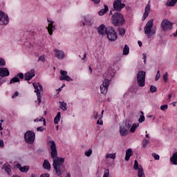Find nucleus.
I'll use <instances>...</instances> for the list:
<instances>
[{
	"label": "nucleus",
	"mask_w": 177,
	"mask_h": 177,
	"mask_svg": "<svg viewBox=\"0 0 177 177\" xmlns=\"http://www.w3.org/2000/svg\"><path fill=\"white\" fill-rule=\"evenodd\" d=\"M47 144L49 145L51 150L50 155L51 158L53 160V167L55 171V174H57V176H61L66 169L63 165L64 158L57 157V149L56 148V142L55 140H49L47 142Z\"/></svg>",
	"instance_id": "1"
},
{
	"label": "nucleus",
	"mask_w": 177,
	"mask_h": 177,
	"mask_svg": "<svg viewBox=\"0 0 177 177\" xmlns=\"http://www.w3.org/2000/svg\"><path fill=\"white\" fill-rule=\"evenodd\" d=\"M111 23L115 27H121V26H124V24H125V18H124V15H122V14L115 12L112 15Z\"/></svg>",
	"instance_id": "2"
},
{
	"label": "nucleus",
	"mask_w": 177,
	"mask_h": 177,
	"mask_svg": "<svg viewBox=\"0 0 177 177\" xmlns=\"http://www.w3.org/2000/svg\"><path fill=\"white\" fill-rule=\"evenodd\" d=\"M153 21H154L153 19L149 20L144 28L145 34H146L147 38H151L153 35H156L157 29L156 28H153Z\"/></svg>",
	"instance_id": "3"
},
{
	"label": "nucleus",
	"mask_w": 177,
	"mask_h": 177,
	"mask_svg": "<svg viewBox=\"0 0 177 177\" xmlns=\"http://www.w3.org/2000/svg\"><path fill=\"white\" fill-rule=\"evenodd\" d=\"M131 123L126 121L122 124L120 127L119 133L120 136H127L129 132V129L131 128Z\"/></svg>",
	"instance_id": "4"
},
{
	"label": "nucleus",
	"mask_w": 177,
	"mask_h": 177,
	"mask_svg": "<svg viewBox=\"0 0 177 177\" xmlns=\"http://www.w3.org/2000/svg\"><path fill=\"white\" fill-rule=\"evenodd\" d=\"M106 35L109 41H110L111 42H114V41H117V38H118L117 32H115V30H114V28L113 27L107 28Z\"/></svg>",
	"instance_id": "5"
},
{
	"label": "nucleus",
	"mask_w": 177,
	"mask_h": 177,
	"mask_svg": "<svg viewBox=\"0 0 177 177\" xmlns=\"http://www.w3.org/2000/svg\"><path fill=\"white\" fill-rule=\"evenodd\" d=\"M160 28L162 31H171L174 28V23L169 21V20L165 19L160 24Z\"/></svg>",
	"instance_id": "6"
},
{
	"label": "nucleus",
	"mask_w": 177,
	"mask_h": 177,
	"mask_svg": "<svg viewBox=\"0 0 177 177\" xmlns=\"http://www.w3.org/2000/svg\"><path fill=\"white\" fill-rule=\"evenodd\" d=\"M137 82L140 86L143 87L146 84V72L139 71L137 74Z\"/></svg>",
	"instance_id": "7"
},
{
	"label": "nucleus",
	"mask_w": 177,
	"mask_h": 177,
	"mask_svg": "<svg viewBox=\"0 0 177 177\" xmlns=\"http://www.w3.org/2000/svg\"><path fill=\"white\" fill-rule=\"evenodd\" d=\"M24 139L26 143L32 145L35 140V133L32 131H28L24 134Z\"/></svg>",
	"instance_id": "8"
},
{
	"label": "nucleus",
	"mask_w": 177,
	"mask_h": 177,
	"mask_svg": "<svg viewBox=\"0 0 177 177\" xmlns=\"http://www.w3.org/2000/svg\"><path fill=\"white\" fill-rule=\"evenodd\" d=\"M8 24H9V17L0 10V26H8Z\"/></svg>",
	"instance_id": "9"
},
{
	"label": "nucleus",
	"mask_w": 177,
	"mask_h": 177,
	"mask_svg": "<svg viewBox=\"0 0 177 177\" xmlns=\"http://www.w3.org/2000/svg\"><path fill=\"white\" fill-rule=\"evenodd\" d=\"M93 24V18L88 16L83 17L80 22V26H88V27H91Z\"/></svg>",
	"instance_id": "10"
},
{
	"label": "nucleus",
	"mask_w": 177,
	"mask_h": 177,
	"mask_svg": "<svg viewBox=\"0 0 177 177\" xmlns=\"http://www.w3.org/2000/svg\"><path fill=\"white\" fill-rule=\"evenodd\" d=\"M125 8V3H122L121 0H115L113 2V9L115 12H121Z\"/></svg>",
	"instance_id": "11"
},
{
	"label": "nucleus",
	"mask_w": 177,
	"mask_h": 177,
	"mask_svg": "<svg viewBox=\"0 0 177 177\" xmlns=\"http://www.w3.org/2000/svg\"><path fill=\"white\" fill-rule=\"evenodd\" d=\"M109 85H110V80L105 79L102 84H101L100 87V92L101 93H102V95H106V93H107V90L109 89Z\"/></svg>",
	"instance_id": "12"
},
{
	"label": "nucleus",
	"mask_w": 177,
	"mask_h": 177,
	"mask_svg": "<svg viewBox=\"0 0 177 177\" xmlns=\"http://www.w3.org/2000/svg\"><path fill=\"white\" fill-rule=\"evenodd\" d=\"M47 21L48 23V26L47 27L48 33L50 35H52V34H53V31H55V25H53V24H55V21H53L49 19H47Z\"/></svg>",
	"instance_id": "13"
},
{
	"label": "nucleus",
	"mask_w": 177,
	"mask_h": 177,
	"mask_svg": "<svg viewBox=\"0 0 177 177\" xmlns=\"http://www.w3.org/2000/svg\"><path fill=\"white\" fill-rule=\"evenodd\" d=\"M34 77H35V69L33 68L25 74V81H30V80H32Z\"/></svg>",
	"instance_id": "14"
},
{
	"label": "nucleus",
	"mask_w": 177,
	"mask_h": 177,
	"mask_svg": "<svg viewBox=\"0 0 177 177\" xmlns=\"http://www.w3.org/2000/svg\"><path fill=\"white\" fill-rule=\"evenodd\" d=\"M150 8H151L150 1H149L145 8V12L143 14L142 19V21H145L146 20V18L148 17L149 14L150 13Z\"/></svg>",
	"instance_id": "15"
},
{
	"label": "nucleus",
	"mask_w": 177,
	"mask_h": 177,
	"mask_svg": "<svg viewBox=\"0 0 177 177\" xmlns=\"http://www.w3.org/2000/svg\"><path fill=\"white\" fill-rule=\"evenodd\" d=\"M97 32L100 35H105V34H107V28H106L104 24H101L97 28Z\"/></svg>",
	"instance_id": "16"
},
{
	"label": "nucleus",
	"mask_w": 177,
	"mask_h": 177,
	"mask_svg": "<svg viewBox=\"0 0 177 177\" xmlns=\"http://www.w3.org/2000/svg\"><path fill=\"white\" fill-rule=\"evenodd\" d=\"M54 52L55 53L56 58L59 59V60H63V59H64V51L55 49Z\"/></svg>",
	"instance_id": "17"
},
{
	"label": "nucleus",
	"mask_w": 177,
	"mask_h": 177,
	"mask_svg": "<svg viewBox=\"0 0 177 177\" xmlns=\"http://www.w3.org/2000/svg\"><path fill=\"white\" fill-rule=\"evenodd\" d=\"M33 88L35 93H37L38 104H39L41 103V93L39 92V88H38V84L33 83Z\"/></svg>",
	"instance_id": "18"
},
{
	"label": "nucleus",
	"mask_w": 177,
	"mask_h": 177,
	"mask_svg": "<svg viewBox=\"0 0 177 177\" xmlns=\"http://www.w3.org/2000/svg\"><path fill=\"white\" fill-rule=\"evenodd\" d=\"M10 74L8 68H0V77H9Z\"/></svg>",
	"instance_id": "19"
},
{
	"label": "nucleus",
	"mask_w": 177,
	"mask_h": 177,
	"mask_svg": "<svg viewBox=\"0 0 177 177\" xmlns=\"http://www.w3.org/2000/svg\"><path fill=\"white\" fill-rule=\"evenodd\" d=\"M132 156H133V152L132 151V149L129 148L126 151V156L124 158L125 161H129V159Z\"/></svg>",
	"instance_id": "20"
},
{
	"label": "nucleus",
	"mask_w": 177,
	"mask_h": 177,
	"mask_svg": "<svg viewBox=\"0 0 177 177\" xmlns=\"http://www.w3.org/2000/svg\"><path fill=\"white\" fill-rule=\"evenodd\" d=\"M3 168L8 175H12V167H10V165L8 163H5L3 165Z\"/></svg>",
	"instance_id": "21"
},
{
	"label": "nucleus",
	"mask_w": 177,
	"mask_h": 177,
	"mask_svg": "<svg viewBox=\"0 0 177 177\" xmlns=\"http://www.w3.org/2000/svg\"><path fill=\"white\" fill-rule=\"evenodd\" d=\"M43 168L44 169H47V171H50V162H49V160L45 159L43 162Z\"/></svg>",
	"instance_id": "22"
},
{
	"label": "nucleus",
	"mask_w": 177,
	"mask_h": 177,
	"mask_svg": "<svg viewBox=\"0 0 177 177\" xmlns=\"http://www.w3.org/2000/svg\"><path fill=\"white\" fill-rule=\"evenodd\" d=\"M170 162H172L174 165H177V152L174 153L170 157Z\"/></svg>",
	"instance_id": "23"
},
{
	"label": "nucleus",
	"mask_w": 177,
	"mask_h": 177,
	"mask_svg": "<svg viewBox=\"0 0 177 177\" xmlns=\"http://www.w3.org/2000/svg\"><path fill=\"white\" fill-rule=\"evenodd\" d=\"M104 8L102 9L99 12L98 15L99 16H103L104 15H106L107 12H109V6L107 5H104Z\"/></svg>",
	"instance_id": "24"
},
{
	"label": "nucleus",
	"mask_w": 177,
	"mask_h": 177,
	"mask_svg": "<svg viewBox=\"0 0 177 177\" xmlns=\"http://www.w3.org/2000/svg\"><path fill=\"white\" fill-rule=\"evenodd\" d=\"M138 176L146 177V176H145V170L143 169V167H142V165H140V169H138Z\"/></svg>",
	"instance_id": "25"
},
{
	"label": "nucleus",
	"mask_w": 177,
	"mask_h": 177,
	"mask_svg": "<svg viewBox=\"0 0 177 177\" xmlns=\"http://www.w3.org/2000/svg\"><path fill=\"white\" fill-rule=\"evenodd\" d=\"M177 0H167L166 6H175L176 5Z\"/></svg>",
	"instance_id": "26"
},
{
	"label": "nucleus",
	"mask_w": 177,
	"mask_h": 177,
	"mask_svg": "<svg viewBox=\"0 0 177 177\" xmlns=\"http://www.w3.org/2000/svg\"><path fill=\"white\" fill-rule=\"evenodd\" d=\"M61 117H62V113L60 112H58L57 113L56 117L54 118V124H59V121H60Z\"/></svg>",
	"instance_id": "27"
},
{
	"label": "nucleus",
	"mask_w": 177,
	"mask_h": 177,
	"mask_svg": "<svg viewBox=\"0 0 177 177\" xmlns=\"http://www.w3.org/2000/svg\"><path fill=\"white\" fill-rule=\"evenodd\" d=\"M59 103L60 109L64 111H66L67 110V103L64 102H59Z\"/></svg>",
	"instance_id": "28"
},
{
	"label": "nucleus",
	"mask_w": 177,
	"mask_h": 177,
	"mask_svg": "<svg viewBox=\"0 0 177 177\" xmlns=\"http://www.w3.org/2000/svg\"><path fill=\"white\" fill-rule=\"evenodd\" d=\"M140 118L138 119V122L140 124H142V122H145V120H146V118H145V113H143V111H140Z\"/></svg>",
	"instance_id": "29"
},
{
	"label": "nucleus",
	"mask_w": 177,
	"mask_h": 177,
	"mask_svg": "<svg viewBox=\"0 0 177 177\" xmlns=\"http://www.w3.org/2000/svg\"><path fill=\"white\" fill-rule=\"evenodd\" d=\"M59 80L60 81H67L68 82H70V81H73V79H71V77H70V76L68 75H66L64 77H59Z\"/></svg>",
	"instance_id": "30"
},
{
	"label": "nucleus",
	"mask_w": 177,
	"mask_h": 177,
	"mask_svg": "<svg viewBox=\"0 0 177 177\" xmlns=\"http://www.w3.org/2000/svg\"><path fill=\"white\" fill-rule=\"evenodd\" d=\"M138 127H139V123L133 124V125L130 129V132H131V133H133L135 131H136V128H138Z\"/></svg>",
	"instance_id": "31"
},
{
	"label": "nucleus",
	"mask_w": 177,
	"mask_h": 177,
	"mask_svg": "<svg viewBox=\"0 0 177 177\" xmlns=\"http://www.w3.org/2000/svg\"><path fill=\"white\" fill-rule=\"evenodd\" d=\"M129 54V46L128 45L125 44L124 49H123V55L127 56V55Z\"/></svg>",
	"instance_id": "32"
},
{
	"label": "nucleus",
	"mask_w": 177,
	"mask_h": 177,
	"mask_svg": "<svg viewBox=\"0 0 177 177\" xmlns=\"http://www.w3.org/2000/svg\"><path fill=\"white\" fill-rule=\"evenodd\" d=\"M15 82H20V79L17 76H15L10 81V84H15Z\"/></svg>",
	"instance_id": "33"
},
{
	"label": "nucleus",
	"mask_w": 177,
	"mask_h": 177,
	"mask_svg": "<svg viewBox=\"0 0 177 177\" xmlns=\"http://www.w3.org/2000/svg\"><path fill=\"white\" fill-rule=\"evenodd\" d=\"M133 169H135V171H138V170L140 169V165H139V163H138L137 160H134Z\"/></svg>",
	"instance_id": "34"
},
{
	"label": "nucleus",
	"mask_w": 177,
	"mask_h": 177,
	"mask_svg": "<svg viewBox=\"0 0 177 177\" xmlns=\"http://www.w3.org/2000/svg\"><path fill=\"white\" fill-rule=\"evenodd\" d=\"M118 31H119V35H120L121 37H124V35H125V28H118Z\"/></svg>",
	"instance_id": "35"
},
{
	"label": "nucleus",
	"mask_w": 177,
	"mask_h": 177,
	"mask_svg": "<svg viewBox=\"0 0 177 177\" xmlns=\"http://www.w3.org/2000/svg\"><path fill=\"white\" fill-rule=\"evenodd\" d=\"M150 143V141L147 139H145L142 140V147L146 148L147 147V145Z\"/></svg>",
	"instance_id": "36"
},
{
	"label": "nucleus",
	"mask_w": 177,
	"mask_h": 177,
	"mask_svg": "<svg viewBox=\"0 0 177 177\" xmlns=\"http://www.w3.org/2000/svg\"><path fill=\"white\" fill-rule=\"evenodd\" d=\"M106 158H112L113 160H115V153H107L106 155Z\"/></svg>",
	"instance_id": "37"
},
{
	"label": "nucleus",
	"mask_w": 177,
	"mask_h": 177,
	"mask_svg": "<svg viewBox=\"0 0 177 177\" xmlns=\"http://www.w3.org/2000/svg\"><path fill=\"white\" fill-rule=\"evenodd\" d=\"M29 169H30V167H28V166H24L21 169V172H28Z\"/></svg>",
	"instance_id": "38"
},
{
	"label": "nucleus",
	"mask_w": 177,
	"mask_h": 177,
	"mask_svg": "<svg viewBox=\"0 0 177 177\" xmlns=\"http://www.w3.org/2000/svg\"><path fill=\"white\" fill-rule=\"evenodd\" d=\"M5 66H6V62H5L3 58H0V67H3Z\"/></svg>",
	"instance_id": "39"
},
{
	"label": "nucleus",
	"mask_w": 177,
	"mask_h": 177,
	"mask_svg": "<svg viewBox=\"0 0 177 177\" xmlns=\"http://www.w3.org/2000/svg\"><path fill=\"white\" fill-rule=\"evenodd\" d=\"M150 92L151 93H154V92H157V87H156L155 86L153 85H151L150 86Z\"/></svg>",
	"instance_id": "40"
},
{
	"label": "nucleus",
	"mask_w": 177,
	"mask_h": 177,
	"mask_svg": "<svg viewBox=\"0 0 177 177\" xmlns=\"http://www.w3.org/2000/svg\"><path fill=\"white\" fill-rule=\"evenodd\" d=\"M160 110H162V111H167V110H168V104L161 105Z\"/></svg>",
	"instance_id": "41"
},
{
	"label": "nucleus",
	"mask_w": 177,
	"mask_h": 177,
	"mask_svg": "<svg viewBox=\"0 0 177 177\" xmlns=\"http://www.w3.org/2000/svg\"><path fill=\"white\" fill-rule=\"evenodd\" d=\"M85 156H86V157H91V156H92V149H90L88 151H86Z\"/></svg>",
	"instance_id": "42"
},
{
	"label": "nucleus",
	"mask_w": 177,
	"mask_h": 177,
	"mask_svg": "<svg viewBox=\"0 0 177 177\" xmlns=\"http://www.w3.org/2000/svg\"><path fill=\"white\" fill-rule=\"evenodd\" d=\"M162 77H163V81L165 82H168V72H166Z\"/></svg>",
	"instance_id": "43"
},
{
	"label": "nucleus",
	"mask_w": 177,
	"mask_h": 177,
	"mask_svg": "<svg viewBox=\"0 0 177 177\" xmlns=\"http://www.w3.org/2000/svg\"><path fill=\"white\" fill-rule=\"evenodd\" d=\"M15 76L17 77V78L19 80H23V78H24V74H23V73H19Z\"/></svg>",
	"instance_id": "44"
},
{
	"label": "nucleus",
	"mask_w": 177,
	"mask_h": 177,
	"mask_svg": "<svg viewBox=\"0 0 177 177\" xmlns=\"http://www.w3.org/2000/svg\"><path fill=\"white\" fill-rule=\"evenodd\" d=\"M152 157H153V158L155 160H160V155L156 153H152Z\"/></svg>",
	"instance_id": "45"
},
{
	"label": "nucleus",
	"mask_w": 177,
	"mask_h": 177,
	"mask_svg": "<svg viewBox=\"0 0 177 177\" xmlns=\"http://www.w3.org/2000/svg\"><path fill=\"white\" fill-rule=\"evenodd\" d=\"M161 75H160V71H157L156 77H155V81H158V80H160Z\"/></svg>",
	"instance_id": "46"
},
{
	"label": "nucleus",
	"mask_w": 177,
	"mask_h": 177,
	"mask_svg": "<svg viewBox=\"0 0 177 177\" xmlns=\"http://www.w3.org/2000/svg\"><path fill=\"white\" fill-rule=\"evenodd\" d=\"M60 74L62 75L60 77H66L67 75V71L61 70L60 71Z\"/></svg>",
	"instance_id": "47"
},
{
	"label": "nucleus",
	"mask_w": 177,
	"mask_h": 177,
	"mask_svg": "<svg viewBox=\"0 0 177 177\" xmlns=\"http://www.w3.org/2000/svg\"><path fill=\"white\" fill-rule=\"evenodd\" d=\"M37 132H44L45 131V127H39L37 128Z\"/></svg>",
	"instance_id": "48"
},
{
	"label": "nucleus",
	"mask_w": 177,
	"mask_h": 177,
	"mask_svg": "<svg viewBox=\"0 0 177 177\" xmlns=\"http://www.w3.org/2000/svg\"><path fill=\"white\" fill-rule=\"evenodd\" d=\"M37 62H45V55L40 56Z\"/></svg>",
	"instance_id": "49"
},
{
	"label": "nucleus",
	"mask_w": 177,
	"mask_h": 177,
	"mask_svg": "<svg viewBox=\"0 0 177 177\" xmlns=\"http://www.w3.org/2000/svg\"><path fill=\"white\" fill-rule=\"evenodd\" d=\"M143 60H144V64H146L147 59V53H143Z\"/></svg>",
	"instance_id": "50"
},
{
	"label": "nucleus",
	"mask_w": 177,
	"mask_h": 177,
	"mask_svg": "<svg viewBox=\"0 0 177 177\" xmlns=\"http://www.w3.org/2000/svg\"><path fill=\"white\" fill-rule=\"evenodd\" d=\"M98 115V113L96 111H93V117L95 118V120H97Z\"/></svg>",
	"instance_id": "51"
},
{
	"label": "nucleus",
	"mask_w": 177,
	"mask_h": 177,
	"mask_svg": "<svg viewBox=\"0 0 177 177\" xmlns=\"http://www.w3.org/2000/svg\"><path fill=\"white\" fill-rule=\"evenodd\" d=\"M102 118H100L97 121V124L98 125H103V120L101 119Z\"/></svg>",
	"instance_id": "52"
},
{
	"label": "nucleus",
	"mask_w": 177,
	"mask_h": 177,
	"mask_svg": "<svg viewBox=\"0 0 177 177\" xmlns=\"http://www.w3.org/2000/svg\"><path fill=\"white\" fill-rule=\"evenodd\" d=\"M3 82H6V79H5L3 77H0V85H2V84H3Z\"/></svg>",
	"instance_id": "53"
},
{
	"label": "nucleus",
	"mask_w": 177,
	"mask_h": 177,
	"mask_svg": "<svg viewBox=\"0 0 177 177\" xmlns=\"http://www.w3.org/2000/svg\"><path fill=\"white\" fill-rule=\"evenodd\" d=\"M40 177H50V175L48 173L43 174Z\"/></svg>",
	"instance_id": "54"
},
{
	"label": "nucleus",
	"mask_w": 177,
	"mask_h": 177,
	"mask_svg": "<svg viewBox=\"0 0 177 177\" xmlns=\"http://www.w3.org/2000/svg\"><path fill=\"white\" fill-rule=\"evenodd\" d=\"M16 167H17V168H18V169H19V171H21L22 167H21V165L20 163H17L16 165Z\"/></svg>",
	"instance_id": "55"
},
{
	"label": "nucleus",
	"mask_w": 177,
	"mask_h": 177,
	"mask_svg": "<svg viewBox=\"0 0 177 177\" xmlns=\"http://www.w3.org/2000/svg\"><path fill=\"white\" fill-rule=\"evenodd\" d=\"M92 2H94L95 5H99L100 3V0H91Z\"/></svg>",
	"instance_id": "56"
},
{
	"label": "nucleus",
	"mask_w": 177,
	"mask_h": 177,
	"mask_svg": "<svg viewBox=\"0 0 177 177\" xmlns=\"http://www.w3.org/2000/svg\"><path fill=\"white\" fill-rule=\"evenodd\" d=\"M17 96H19V92L16 91L15 94L12 95V99H15V97H17Z\"/></svg>",
	"instance_id": "57"
},
{
	"label": "nucleus",
	"mask_w": 177,
	"mask_h": 177,
	"mask_svg": "<svg viewBox=\"0 0 177 177\" xmlns=\"http://www.w3.org/2000/svg\"><path fill=\"white\" fill-rule=\"evenodd\" d=\"M38 86L40 91H44V88L42 87V85L41 84V83H38Z\"/></svg>",
	"instance_id": "58"
},
{
	"label": "nucleus",
	"mask_w": 177,
	"mask_h": 177,
	"mask_svg": "<svg viewBox=\"0 0 177 177\" xmlns=\"http://www.w3.org/2000/svg\"><path fill=\"white\" fill-rule=\"evenodd\" d=\"M4 144H3V140H0V147H3Z\"/></svg>",
	"instance_id": "59"
},
{
	"label": "nucleus",
	"mask_w": 177,
	"mask_h": 177,
	"mask_svg": "<svg viewBox=\"0 0 177 177\" xmlns=\"http://www.w3.org/2000/svg\"><path fill=\"white\" fill-rule=\"evenodd\" d=\"M86 59V53H85L83 55V57L82 58V60H85Z\"/></svg>",
	"instance_id": "60"
},
{
	"label": "nucleus",
	"mask_w": 177,
	"mask_h": 177,
	"mask_svg": "<svg viewBox=\"0 0 177 177\" xmlns=\"http://www.w3.org/2000/svg\"><path fill=\"white\" fill-rule=\"evenodd\" d=\"M115 10H114V8L113 10H111L110 12H109V15H113V12H115Z\"/></svg>",
	"instance_id": "61"
},
{
	"label": "nucleus",
	"mask_w": 177,
	"mask_h": 177,
	"mask_svg": "<svg viewBox=\"0 0 177 177\" xmlns=\"http://www.w3.org/2000/svg\"><path fill=\"white\" fill-rule=\"evenodd\" d=\"M138 44L140 47L142 46V41H140V40L138 41Z\"/></svg>",
	"instance_id": "62"
},
{
	"label": "nucleus",
	"mask_w": 177,
	"mask_h": 177,
	"mask_svg": "<svg viewBox=\"0 0 177 177\" xmlns=\"http://www.w3.org/2000/svg\"><path fill=\"white\" fill-rule=\"evenodd\" d=\"M39 118V122H42V121H44V120H45V118Z\"/></svg>",
	"instance_id": "63"
},
{
	"label": "nucleus",
	"mask_w": 177,
	"mask_h": 177,
	"mask_svg": "<svg viewBox=\"0 0 177 177\" xmlns=\"http://www.w3.org/2000/svg\"><path fill=\"white\" fill-rule=\"evenodd\" d=\"M168 99H169V100L170 99H172V94H169V95H168Z\"/></svg>",
	"instance_id": "64"
}]
</instances>
